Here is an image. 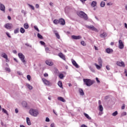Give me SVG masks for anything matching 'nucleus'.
Wrapping results in <instances>:
<instances>
[{
  "label": "nucleus",
  "mask_w": 127,
  "mask_h": 127,
  "mask_svg": "<svg viewBox=\"0 0 127 127\" xmlns=\"http://www.w3.org/2000/svg\"><path fill=\"white\" fill-rule=\"evenodd\" d=\"M77 15L81 18H83L84 20H88V15L83 11H78L77 12Z\"/></svg>",
  "instance_id": "f257e3e1"
},
{
  "label": "nucleus",
  "mask_w": 127,
  "mask_h": 127,
  "mask_svg": "<svg viewBox=\"0 0 127 127\" xmlns=\"http://www.w3.org/2000/svg\"><path fill=\"white\" fill-rule=\"evenodd\" d=\"M83 82L84 84L87 85V87H90V86H92V85H93V84L95 83V81L87 78H84Z\"/></svg>",
  "instance_id": "f03ea898"
},
{
  "label": "nucleus",
  "mask_w": 127,
  "mask_h": 127,
  "mask_svg": "<svg viewBox=\"0 0 127 127\" xmlns=\"http://www.w3.org/2000/svg\"><path fill=\"white\" fill-rule=\"evenodd\" d=\"M18 56L22 61V63H23V64L25 65V64H26V61H25V57L24 55L22 53H19L18 54Z\"/></svg>",
  "instance_id": "7ed1b4c3"
},
{
  "label": "nucleus",
  "mask_w": 127,
  "mask_h": 127,
  "mask_svg": "<svg viewBox=\"0 0 127 127\" xmlns=\"http://www.w3.org/2000/svg\"><path fill=\"white\" fill-rule=\"evenodd\" d=\"M29 114L31 116H33V117H36L37 116H38L39 113L38 111L31 109L29 111Z\"/></svg>",
  "instance_id": "20e7f679"
},
{
  "label": "nucleus",
  "mask_w": 127,
  "mask_h": 127,
  "mask_svg": "<svg viewBox=\"0 0 127 127\" xmlns=\"http://www.w3.org/2000/svg\"><path fill=\"white\" fill-rule=\"evenodd\" d=\"M1 57H2L3 58H4V59H5V61L7 63L9 62V60H8V58H7V55L6 54L4 53H2L1 54Z\"/></svg>",
  "instance_id": "39448f33"
},
{
  "label": "nucleus",
  "mask_w": 127,
  "mask_h": 127,
  "mask_svg": "<svg viewBox=\"0 0 127 127\" xmlns=\"http://www.w3.org/2000/svg\"><path fill=\"white\" fill-rule=\"evenodd\" d=\"M119 49H124V48L125 47V45H124V43L123 42V41L121 40H120L119 41Z\"/></svg>",
  "instance_id": "423d86ee"
},
{
  "label": "nucleus",
  "mask_w": 127,
  "mask_h": 127,
  "mask_svg": "<svg viewBox=\"0 0 127 127\" xmlns=\"http://www.w3.org/2000/svg\"><path fill=\"white\" fill-rule=\"evenodd\" d=\"M4 27L6 29H11V28H12V24L7 23L4 25Z\"/></svg>",
  "instance_id": "0eeeda50"
},
{
  "label": "nucleus",
  "mask_w": 127,
  "mask_h": 127,
  "mask_svg": "<svg viewBox=\"0 0 127 127\" xmlns=\"http://www.w3.org/2000/svg\"><path fill=\"white\" fill-rule=\"evenodd\" d=\"M81 38H82V37L81 36H71V39H74V40H78L79 39H81Z\"/></svg>",
  "instance_id": "6e6552de"
},
{
  "label": "nucleus",
  "mask_w": 127,
  "mask_h": 127,
  "mask_svg": "<svg viewBox=\"0 0 127 127\" xmlns=\"http://www.w3.org/2000/svg\"><path fill=\"white\" fill-rule=\"evenodd\" d=\"M0 10L3 11V12H5V6L2 3H0Z\"/></svg>",
  "instance_id": "1a4fd4ad"
},
{
  "label": "nucleus",
  "mask_w": 127,
  "mask_h": 127,
  "mask_svg": "<svg viewBox=\"0 0 127 127\" xmlns=\"http://www.w3.org/2000/svg\"><path fill=\"white\" fill-rule=\"evenodd\" d=\"M86 27L87 28H89L90 29H91V30H93L94 31H97L98 30L97 28H96L94 26L91 25V26H87Z\"/></svg>",
  "instance_id": "9d476101"
},
{
  "label": "nucleus",
  "mask_w": 127,
  "mask_h": 127,
  "mask_svg": "<svg viewBox=\"0 0 127 127\" xmlns=\"http://www.w3.org/2000/svg\"><path fill=\"white\" fill-rule=\"evenodd\" d=\"M45 63L48 66H52L53 65V62H51L50 60L46 61Z\"/></svg>",
  "instance_id": "9b49d317"
},
{
  "label": "nucleus",
  "mask_w": 127,
  "mask_h": 127,
  "mask_svg": "<svg viewBox=\"0 0 127 127\" xmlns=\"http://www.w3.org/2000/svg\"><path fill=\"white\" fill-rule=\"evenodd\" d=\"M42 81L44 84H45V85H50V82H49V81H48L46 79L42 78Z\"/></svg>",
  "instance_id": "f8f14e48"
},
{
  "label": "nucleus",
  "mask_w": 127,
  "mask_h": 127,
  "mask_svg": "<svg viewBox=\"0 0 127 127\" xmlns=\"http://www.w3.org/2000/svg\"><path fill=\"white\" fill-rule=\"evenodd\" d=\"M117 64L118 65V66H120V67H125V63H124V62H117Z\"/></svg>",
  "instance_id": "ddd939ff"
},
{
  "label": "nucleus",
  "mask_w": 127,
  "mask_h": 127,
  "mask_svg": "<svg viewBox=\"0 0 127 127\" xmlns=\"http://www.w3.org/2000/svg\"><path fill=\"white\" fill-rule=\"evenodd\" d=\"M59 23L61 25H65V20L63 18H61L59 19Z\"/></svg>",
  "instance_id": "4468645a"
},
{
  "label": "nucleus",
  "mask_w": 127,
  "mask_h": 127,
  "mask_svg": "<svg viewBox=\"0 0 127 127\" xmlns=\"http://www.w3.org/2000/svg\"><path fill=\"white\" fill-rule=\"evenodd\" d=\"M59 57H60V58L63 59V60H64V61L66 60V58H65V56H64V55H63L62 53H60L59 54Z\"/></svg>",
  "instance_id": "2eb2a0df"
},
{
  "label": "nucleus",
  "mask_w": 127,
  "mask_h": 127,
  "mask_svg": "<svg viewBox=\"0 0 127 127\" xmlns=\"http://www.w3.org/2000/svg\"><path fill=\"white\" fill-rule=\"evenodd\" d=\"M72 64L73 66H75V67H76V68H79V65L78 64H77L76 61L72 60Z\"/></svg>",
  "instance_id": "dca6fc26"
},
{
  "label": "nucleus",
  "mask_w": 127,
  "mask_h": 127,
  "mask_svg": "<svg viewBox=\"0 0 127 127\" xmlns=\"http://www.w3.org/2000/svg\"><path fill=\"white\" fill-rule=\"evenodd\" d=\"M106 51L107 53H108V54H111V53H113L114 51L113 50V49H112L111 48H107L106 50Z\"/></svg>",
  "instance_id": "f3484780"
},
{
  "label": "nucleus",
  "mask_w": 127,
  "mask_h": 127,
  "mask_svg": "<svg viewBox=\"0 0 127 127\" xmlns=\"http://www.w3.org/2000/svg\"><path fill=\"white\" fill-rule=\"evenodd\" d=\"M107 33H102L100 35V37H101L102 38H105L106 37H107Z\"/></svg>",
  "instance_id": "a211bd4d"
},
{
  "label": "nucleus",
  "mask_w": 127,
  "mask_h": 127,
  "mask_svg": "<svg viewBox=\"0 0 127 127\" xmlns=\"http://www.w3.org/2000/svg\"><path fill=\"white\" fill-rule=\"evenodd\" d=\"M98 61L99 65H100V66H102L103 60H102V58H99L98 59Z\"/></svg>",
  "instance_id": "6ab92c4d"
},
{
  "label": "nucleus",
  "mask_w": 127,
  "mask_h": 127,
  "mask_svg": "<svg viewBox=\"0 0 127 127\" xmlns=\"http://www.w3.org/2000/svg\"><path fill=\"white\" fill-rule=\"evenodd\" d=\"M26 123L28 126H31V122H30V119L28 117L26 118Z\"/></svg>",
  "instance_id": "aec40b11"
},
{
  "label": "nucleus",
  "mask_w": 127,
  "mask_h": 127,
  "mask_svg": "<svg viewBox=\"0 0 127 127\" xmlns=\"http://www.w3.org/2000/svg\"><path fill=\"white\" fill-rule=\"evenodd\" d=\"M58 100H59V101H61V102H63V103H65V102H66V100L62 97H59L58 98Z\"/></svg>",
  "instance_id": "412c9836"
},
{
  "label": "nucleus",
  "mask_w": 127,
  "mask_h": 127,
  "mask_svg": "<svg viewBox=\"0 0 127 127\" xmlns=\"http://www.w3.org/2000/svg\"><path fill=\"white\" fill-rule=\"evenodd\" d=\"M91 6L92 7H95L97 5V1H93L91 4Z\"/></svg>",
  "instance_id": "4be33fe9"
},
{
  "label": "nucleus",
  "mask_w": 127,
  "mask_h": 127,
  "mask_svg": "<svg viewBox=\"0 0 127 127\" xmlns=\"http://www.w3.org/2000/svg\"><path fill=\"white\" fill-rule=\"evenodd\" d=\"M79 93L80 96H84V95H85V93H84V91H83L82 89H79Z\"/></svg>",
  "instance_id": "5701e85b"
},
{
  "label": "nucleus",
  "mask_w": 127,
  "mask_h": 127,
  "mask_svg": "<svg viewBox=\"0 0 127 127\" xmlns=\"http://www.w3.org/2000/svg\"><path fill=\"white\" fill-rule=\"evenodd\" d=\"M23 26L25 29H28V28H29V25H28V23H24Z\"/></svg>",
  "instance_id": "b1692460"
},
{
  "label": "nucleus",
  "mask_w": 127,
  "mask_h": 127,
  "mask_svg": "<svg viewBox=\"0 0 127 127\" xmlns=\"http://www.w3.org/2000/svg\"><path fill=\"white\" fill-rule=\"evenodd\" d=\"M22 105L23 107H24V108H27V102L23 101L22 103Z\"/></svg>",
  "instance_id": "393cba45"
},
{
  "label": "nucleus",
  "mask_w": 127,
  "mask_h": 127,
  "mask_svg": "<svg viewBox=\"0 0 127 127\" xmlns=\"http://www.w3.org/2000/svg\"><path fill=\"white\" fill-rule=\"evenodd\" d=\"M58 85L60 86V88H63V85L62 84V81H59L58 83Z\"/></svg>",
  "instance_id": "a878e982"
},
{
  "label": "nucleus",
  "mask_w": 127,
  "mask_h": 127,
  "mask_svg": "<svg viewBox=\"0 0 127 127\" xmlns=\"http://www.w3.org/2000/svg\"><path fill=\"white\" fill-rule=\"evenodd\" d=\"M95 66H96L97 69H98V70H100V69H101V68H102V66H101L100 65H98V64H94Z\"/></svg>",
  "instance_id": "bb28decb"
},
{
  "label": "nucleus",
  "mask_w": 127,
  "mask_h": 127,
  "mask_svg": "<svg viewBox=\"0 0 127 127\" xmlns=\"http://www.w3.org/2000/svg\"><path fill=\"white\" fill-rule=\"evenodd\" d=\"M105 5H106V3L105 2V1H102L101 2L100 6L101 7H104Z\"/></svg>",
  "instance_id": "cd10ccee"
},
{
  "label": "nucleus",
  "mask_w": 127,
  "mask_h": 127,
  "mask_svg": "<svg viewBox=\"0 0 127 127\" xmlns=\"http://www.w3.org/2000/svg\"><path fill=\"white\" fill-rule=\"evenodd\" d=\"M20 32L21 33L23 34V33H24V32H25V30L24 29V28L21 27L20 29Z\"/></svg>",
  "instance_id": "c85d7f7f"
},
{
  "label": "nucleus",
  "mask_w": 127,
  "mask_h": 127,
  "mask_svg": "<svg viewBox=\"0 0 127 127\" xmlns=\"http://www.w3.org/2000/svg\"><path fill=\"white\" fill-rule=\"evenodd\" d=\"M84 115L85 116V117L88 119V120H91V117H90V116H89V115H88L87 113H84Z\"/></svg>",
  "instance_id": "c756f323"
},
{
  "label": "nucleus",
  "mask_w": 127,
  "mask_h": 127,
  "mask_svg": "<svg viewBox=\"0 0 127 127\" xmlns=\"http://www.w3.org/2000/svg\"><path fill=\"white\" fill-rule=\"evenodd\" d=\"M26 86L27 87V88H28V89L29 90H32V86L30 85V84H28V83H27L26 84Z\"/></svg>",
  "instance_id": "7c9ffc66"
},
{
  "label": "nucleus",
  "mask_w": 127,
  "mask_h": 127,
  "mask_svg": "<svg viewBox=\"0 0 127 127\" xmlns=\"http://www.w3.org/2000/svg\"><path fill=\"white\" fill-rule=\"evenodd\" d=\"M99 111L100 112H103V111L104 110V108H103V106H102V105H100L99 106Z\"/></svg>",
  "instance_id": "2f4dec72"
},
{
  "label": "nucleus",
  "mask_w": 127,
  "mask_h": 127,
  "mask_svg": "<svg viewBox=\"0 0 127 127\" xmlns=\"http://www.w3.org/2000/svg\"><path fill=\"white\" fill-rule=\"evenodd\" d=\"M88 68L91 70V72H93V73H95V69L94 68L92 67L91 66H89Z\"/></svg>",
  "instance_id": "473e14b6"
},
{
  "label": "nucleus",
  "mask_w": 127,
  "mask_h": 127,
  "mask_svg": "<svg viewBox=\"0 0 127 127\" xmlns=\"http://www.w3.org/2000/svg\"><path fill=\"white\" fill-rule=\"evenodd\" d=\"M2 111L3 113H4V114H6V115H7V116H8V113H7V111H6L4 108H2Z\"/></svg>",
  "instance_id": "72a5a7b5"
},
{
  "label": "nucleus",
  "mask_w": 127,
  "mask_h": 127,
  "mask_svg": "<svg viewBox=\"0 0 127 127\" xmlns=\"http://www.w3.org/2000/svg\"><path fill=\"white\" fill-rule=\"evenodd\" d=\"M53 23H54V24H58V23H59V20L55 19L53 21Z\"/></svg>",
  "instance_id": "f704fd0d"
},
{
  "label": "nucleus",
  "mask_w": 127,
  "mask_h": 127,
  "mask_svg": "<svg viewBox=\"0 0 127 127\" xmlns=\"http://www.w3.org/2000/svg\"><path fill=\"white\" fill-rule=\"evenodd\" d=\"M59 77L60 79H64V74L61 73L59 74Z\"/></svg>",
  "instance_id": "c9c22d12"
},
{
  "label": "nucleus",
  "mask_w": 127,
  "mask_h": 127,
  "mask_svg": "<svg viewBox=\"0 0 127 127\" xmlns=\"http://www.w3.org/2000/svg\"><path fill=\"white\" fill-rule=\"evenodd\" d=\"M37 36L38 38H40V39H43V37L40 34L38 33Z\"/></svg>",
  "instance_id": "e433bc0d"
},
{
  "label": "nucleus",
  "mask_w": 127,
  "mask_h": 127,
  "mask_svg": "<svg viewBox=\"0 0 127 127\" xmlns=\"http://www.w3.org/2000/svg\"><path fill=\"white\" fill-rule=\"evenodd\" d=\"M19 32V28H17V29H15L14 31V33H15V34H16V33H18Z\"/></svg>",
  "instance_id": "4c0bfd02"
},
{
  "label": "nucleus",
  "mask_w": 127,
  "mask_h": 127,
  "mask_svg": "<svg viewBox=\"0 0 127 127\" xmlns=\"http://www.w3.org/2000/svg\"><path fill=\"white\" fill-rule=\"evenodd\" d=\"M55 35L58 39H60V35H59V34H58V33H55Z\"/></svg>",
  "instance_id": "58836bf2"
},
{
  "label": "nucleus",
  "mask_w": 127,
  "mask_h": 127,
  "mask_svg": "<svg viewBox=\"0 0 127 127\" xmlns=\"http://www.w3.org/2000/svg\"><path fill=\"white\" fill-rule=\"evenodd\" d=\"M28 5L33 10H34V6H32V5H31L30 4H28Z\"/></svg>",
  "instance_id": "ea45409f"
},
{
  "label": "nucleus",
  "mask_w": 127,
  "mask_h": 127,
  "mask_svg": "<svg viewBox=\"0 0 127 127\" xmlns=\"http://www.w3.org/2000/svg\"><path fill=\"white\" fill-rule=\"evenodd\" d=\"M118 115V111H115V112H114L113 114H112V116L113 117H116V116H117Z\"/></svg>",
  "instance_id": "a19ab883"
},
{
  "label": "nucleus",
  "mask_w": 127,
  "mask_h": 127,
  "mask_svg": "<svg viewBox=\"0 0 127 127\" xmlns=\"http://www.w3.org/2000/svg\"><path fill=\"white\" fill-rule=\"evenodd\" d=\"M80 43L83 46H86V43L84 41H81Z\"/></svg>",
  "instance_id": "79ce46f5"
},
{
  "label": "nucleus",
  "mask_w": 127,
  "mask_h": 127,
  "mask_svg": "<svg viewBox=\"0 0 127 127\" xmlns=\"http://www.w3.org/2000/svg\"><path fill=\"white\" fill-rule=\"evenodd\" d=\"M45 50L47 53H49V51H50V50H49V48L48 47H46Z\"/></svg>",
  "instance_id": "37998d69"
},
{
  "label": "nucleus",
  "mask_w": 127,
  "mask_h": 127,
  "mask_svg": "<svg viewBox=\"0 0 127 127\" xmlns=\"http://www.w3.org/2000/svg\"><path fill=\"white\" fill-rule=\"evenodd\" d=\"M25 45H26V46H27L28 47H30V48H32V46H31V45H30L29 44H28L27 43H25Z\"/></svg>",
  "instance_id": "c03bdc74"
},
{
  "label": "nucleus",
  "mask_w": 127,
  "mask_h": 127,
  "mask_svg": "<svg viewBox=\"0 0 127 127\" xmlns=\"http://www.w3.org/2000/svg\"><path fill=\"white\" fill-rule=\"evenodd\" d=\"M27 79L28 80V81H30V79H31V76H30V75H27Z\"/></svg>",
  "instance_id": "a18cd8bd"
},
{
  "label": "nucleus",
  "mask_w": 127,
  "mask_h": 127,
  "mask_svg": "<svg viewBox=\"0 0 127 127\" xmlns=\"http://www.w3.org/2000/svg\"><path fill=\"white\" fill-rule=\"evenodd\" d=\"M122 117H124V116H127V112H123L122 115H121Z\"/></svg>",
  "instance_id": "49530a36"
},
{
  "label": "nucleus",
  "mask_w": 127,
  "mask_h": 127,
  "mask_svg": "<svg viewBox=\"0 0 127 127\" xmlns=\"http://www.w3.org/2000/svg\"><path fill=\"white\" fill-rule=\"evenodd\" d=\"M46 122H47V123H49V122H50V119H49V118H46Z\"/></svg>",
  "instance_id": "de8ad7c7"
},
{
  "label": "nucleus",
  "mask_w": 127,
  "mask_h": 127,
  "mask_svg": "<svg viewBox=\"0 0 127 127\" xmlns=\"http://www.w3.org/2000/svg\"><path fill=\"white\" fill-rule=\"evenodd\" d=\"M5 71H7L8 72H10V69L8 67L5 68Z\"/></svg>",
  "instance_id": "09e8293b"
},
{
  "label": "nucleus",
  "mask_w": 127,
  "mask_h": 127,
  "mask_svg": "<svg viewBox=\"0 0 127 127\" xmlns=\"http://www.w3.org/2000/svg\"><path fill=\"white\" fill-rule=\"evenodd\" d=\"M34 28H35V30H37V31H38V32H39V29H38V27H37V26H35Z\"/></svg>",
  "instance_id": "8fccbe9b"
},
{
  "label": "nucleus",
  "mask_w": 127,
  "mask_h": 127,
  "mask_svg": "<svg viewBox=\"0 0 127 127\" xmlns=\"http://www.w3.org/2000/svg\"><path fill=\"white\" fill-rule=\"evenodd\" d=\"M6 34L7 36H8V37H9V38H11V36H10V34H9L8 32H6Z\"/></svg>",
  "instance_id": "3c124183"
},
{
  "label": "nucleus",
  "mask_w": 127,
  "mask_h": 127,
  "mask_svg": "<svg viewBox=\"0 0 127 127\" xmlns=\"http://www.w3.org/2000/svg\"><path fill=\"white\" fill-rule=\"evenodd\" d=\"M40 43H41V45H45V43L42 41H41Z\"/></svg>",
  "instance_id": "603ef678"
},
{
  "label": "nucleus",
  "mask_w": 127,
  "mask_h": 127,
  "mask_svg": "<svg viewBox=\"0 0 127 127\" xmlns=\"http://www.w3.org/2000/svg\"><path fill=\"white\" fill-rule=\"evenodd\" d=\"M51 127H55V124L54 123H53L51 124Z\"/></svg>",
  "instance_id": "864d4df0"
},
{
  "label": "nucleus",
  "mask_w": 127,
  "mask_h": 127,
  "mask_svg": "<svg viewBox=\"0 0 127 127\" xmlns=\"http://www.w3.org/2000/svg\"><path fill=\"white\" fill-rule=\"evenodd\" d=\"M106 69H107L108 71H110V66L107 65V66H106Z\"/></svg>",
  "instance_id": "5fc2aeb1"
},
{
  "label": "nucleus",
  "mask_w": 127,
  "mask_h": 127,
  "mask_svg": "<svg viewBox=\"0 0 127 127\" xmlns=\"http://www.w3.org/2000/svg\"><path fill=\"white\" fill-rule=\"evenodd\" d=\"M21 12H22V13H23L24 14V15H25V14H26V12L24 11V10H22Z\"/></svg>",
  "instance_id": "6e6d98bb"
},
{
  "label": "nucleus",
  "mask_w": 127,
  "mask_h": 127,
  "mask_svg": "<svg viewBox=\"0 0 127 127\" xmlns=\"http://www.w3.org/2000/svg\"><path fill=\"white\" fill-rule=\"evenodd\" d=\"M17 73L18 75H20V76H21V75H22V73L20 72V71H17Z\"/></svg>",
  "instance_id": "4d7b16f0"
},
{
  "label": "nucleus",
  "mask_w": 127,
  "mask_h": 127,
  "mask_svg": "<svg viewBox=\"0 0 127 127\" xmlns=\"http://www.w3.org/2000/svg\"><path fill=\"white\" fill-rule=\"evenodd\" d=\"M44 77H48V73H45L44 74Z\"/></svg>",
  "instance_id": "13d9d810"
},
{
  "label": "nucleus",
  "mask_w": 127,
  "mask_h": 127,
  "mask_svg": "<svg viewBox=\"0 0 127 127\" xmlns=\"http://www.w3.org/2000/svg\"><path fill=\"white\" fill-rule=\"evenodd\" d=\"M35 6L36 8H39V4H36Z\"/></svg>",
  "instance_id": "bf43d9fd"
},
{
  "label": "nucleus",
  "mask_w": 127,
  "mask_h": 127,
  "mask_svg": "<svg viewBox=\"0 0 127 127\" xmlns=\"http://www.w3.org/2000/svg\"><path fill=\"white\" fill-rule=\"evenodd\" d=\"M96 80L97 83H100V80H99V78L98 77L96 78Z\"/></svg>",
  "instance_id": "052dcab7"
},
{
  "label": "nucleus",
  "mask_w": 127,
  "mask_h": 127,
  "mask_svg": "<svg viewBox=\"0 0 127 127\" xmlns=\"http://www.w3.org/2000/svg\"><path fill=\"white\" fill-rule=\"evenodd\" d=\"M13 53H14V54H16V53H17V52L16 51V50H13Z\"/></svg>",
  "instance_id": "680f3d73"
},
{
  "label": "nucleus",
  "mask_w": 127,
  "mask_h": 127,
  "mask_svg": "<svg viewBox=\"0 0 127 127\" xmlns=\"http://www.w3.org/2000/svg\"><path fill=\"white\" fill-rule=\"evenodd\" d=\"M125 108H126V106H125V105H124L122 107V110H125Z\"/></svg>",
  "instance_id": "e2e57ef3"
},
{
  "label": "nucleus",
  "mask_w": 127,
  "mask_h": 127,
  "mask_svg": "<svg viewBox=\"0 0 127 127\" xmlns=\"http://www.w3.org/2000/svg\"><path fill=\"white\" fill-rule=\"evenodd\" d=\"M15 112L16 114H17V113H18V109H16L15 110Z\"/></svg>",
  "instance_id": "0e129e2a"
},
{
  "label": "nucleus",
  "mask_w": 127,
  "mask_h": 127,
  "mask_svg": "<svg viewBox=\"0 0 127 127\" xmlns=\"http://www.w3.org/2000/svg\"><path fill=\"white\" fill-rule=\"evenodd\" d=\"M7 18L8 19H9V20H10V19H11V17H10V16H8Z\"/></svg>",
  "instance_id": "69168bd1"
},
{
  "label": "nucleus",
  "mask_w": 127,
  "mask_h": 127,
  "mask_svg": "<svg viewBox=\"0 0 127 127\" xmlns=\"http://www.w3.org/2000/svg\"><path fill=\"white\" fill-rule=\"evenodd\" d=\"M125 27L127 28V23H125Z\"/></svg>",
  "instance_id": "338daca9"
},
{
  "label": "nucleus",
  "mask_w": 127,
  "mask_h": 127,
  "mask_svg": "<svg viewBox=\"0 0 127 127\" xmlns=\"http://www.w3.org/2000/svg\"><path fill=\"white\" fill-rule=\"evenodd\" d=\"M107 5H112V3H107Z\"/></svg>",
  "instance_id": "774afa93"
}]
</instances>
